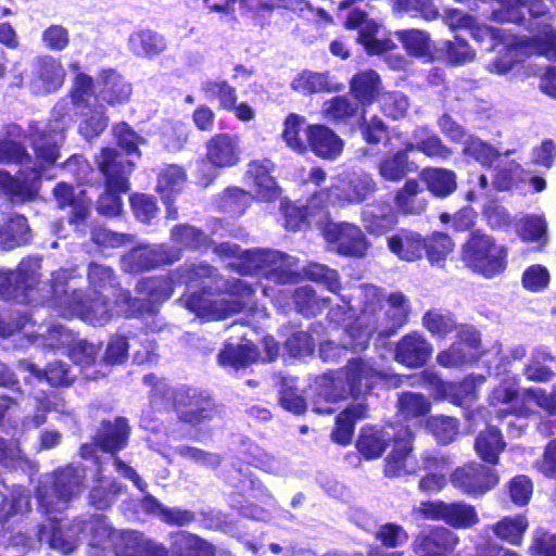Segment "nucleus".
<instances>
[{"label": "nucleus", "mask_w": 556, "mask_h": 556, "mask_svg": "<svg viewBox=\"0 0 556 556\" xmlns=\"http://www.w3.org/2000/svg\"><path fill=\"white\" fill-rule=\"evenodd\" d=\"M85 477L83 466L71 465L39 482L36 495L38 509L47 520L37 529L38 543L46 542L49 547L70 554L77 547L79 533L89 531L91 546L113 547L116 556H166L167 549L163 544L148 540L137 531L113 530L103 516L64 522L61 515L70 501L83 491Z\"/></svg>", "instance_id": "1"}, {"label": "nucleus", "mask_w": 556, "mask_h": 556, "mask_svg": "<svg viewBox=\"0 0 556 556\" xmlns=\"http://www.w3.org/2000/svg\"><path fill=\"white\" fill-rule=\"evenodd\" d=\"M215 276V269L207 264L185 265L169 277H150L137 285V291L142 298L131 299L127 291L116 294V305L119 312L129 316L154 315L159 305L166 301L177 285L185 283L188 289L202 287L201 293L185 294L180 301L198 317L207 320L225 319L249 306L250 298L261 287L242 280L232 279L225 282L226 294L213 298L207 294L204 279Z\"/></svg>", "instance_id": "2"}, {"label": "nucleus", "mask_w": 556, "mask_h": 556, "mask_svg": "<svg viewBox=\"0 0 556 556\" xmlns=\"http://www.w3.org/2000/svg\"><path fill=\"white\" fill-rule=\"evenodd\" d=\"M67 102L55 104L52 118L47 123L36 122L30 125V138L37 162L30 166V159L24 146L13 139L0 140V163L22 164L16 176L0 169V191L12 201L27 202L36 199L46 165L53 164L60 156L59 148L64 141V131L71 125Z\"/></svg>", "instance_id": "3"}, {"label": "nucleus", "mask_w": 556, "mask_h": 556, "mask_svg": "<svg viewBox=\"0 0 556 556\" xmlns=\"http://www.w3.org/2000/svg\"><path fill=\"white\" fill-rule=\"evenodd\" d=\"M359 291L364 305L352 323L349 336L353 349L365 350L374 332H378L381 337H390L404 326L410 306L409 300L402 292L391 293L387 299V307L382 308L380 291L376 286H364Z\"/></svg>", "instance_id": "4"}, {"label": "nucleus", "mask_w": 556, "mask_h": 556, "mask_svg": "<svg viewBox=\"0 0 556 556\" xmlns=\"http://www.w3.org/2000/svg\"><path fill=\"white\" fill-rule=\"evenodd\" d=\"M76 277L74 268L54 271L49 288L43 287L45 293L41 296L63 317L76 316L93 326L106 324L113 315V309L106 301L108 294L84 296L81 291L74 287Z\"/></svg>", "instance_id": "5"}, {"label": "nucleus", "mask_w": 556, "mask_h": 556, "mask_svg": "<svg viewBox=\"0 0 556 556\" xmlns=\"http://www.w3.org/2000/svg\"><path fill=\"white\" fill-rule=\"evenodd\" d=\"M388 374L374 367L369 362L356 358L336 375H325L318 383V400L313 403V410L331 414L330 404L345 399L349 394L358 396L369 392L378 380L387 379Z\"/></svg>", "instance_id": "6"}, {"label": "nucleus", "mask_w": 556, "mask_h": 556, "mask_svg": "<svg viewBox=\"0 0 556 556\" xmlns=\"http://www.w3.org/2000/svg\"><path fill=\"white\" fill-rule=\"evenodd\" d=\"M214 252L228 267L241 275H263L280 283L293 281L296 271L293 258L287 254L270 250H241L236 243L225 242L214 248Z\"/></svg>", "instance_id": "7"}, {"label": "nucleus", "mask_w": 556, "mask_h": 556, "mask_svg": "<svg viewBox=\"0 0 556 556\" xmlns=\"http://www.w3.org/2000/svg\"><path fill=\"white\" fill-rule=\"evenodd\" d=\"M98 165L106 182L105 192L98 200V212L105 216H117L122 212V200L118 193L129 190L128 176L134 161L115 149L105 148L98 157Z\"/></svg>", "instance_id": "8"}, {"label": "nucleus", "mask_w": 556, "mask_h": 556, "mask_svg": "<svg viewBox=\"0 0 556 556\" xmlns=\"http://www.w3.org/2000/svg\"><path fill=\"white\" fill-rule=\"evenodd\" d=\"M41 260L27 257L21 261L16 270H0V299H13L20 303H46L42 293L49 282L39 281Z\"/></svg>", "instance_id": "9"}, {"label": "nucleus", "mask_w": 556, "mask_h": 556, "mask_svg": "<svg viewBox=\"0 0 556 556\" xmlns=\"http://www.w3.org/2000/svg\"><path fill=\"white\" fill-rule=\"evenodd\" d=\"M507 249L484 233L475 232L463 249L467 265L485 278L502 274L507 267Z\"/></svg>", "instance_id": "10"}, {"label": "nucleus", "mask_w": 556, "mask_h": 556, "mask_svg": "<svg viewBox=\"0 0 556 556\" xmlns=\"http://www.w3.org/2000/svg\"><path fill=\"white\" fill-rule=\"evenodd\" d=\"M72 102L83 116L79 132L86 139L99 136L108 126V117L104 114V108L97 103L91 77L85 74H78L75 77Z\"/></svg>", "instance_id": "11"}, {"label": "nucleus", "mask_w": 556, "mask_h": 556, "mask_svg": "<svg viewBox=\"0 0 556 556\" xmlns=\"http://www.w3.org/2000/svg\"><path fill=\"white\" fill-rule=\"evenodd\" d=\"M377 189L374 178L366 173L353 174L350 177L336 178L330 188L312 197L311 206L319 200L332 205L345 206L364 202Z\"/></svg>", "instance_id": "12"}, {"label": "nucleus", "mask_w": 556, "mask_h": 556, "mask_svg": "<svg viewBox=\"0 0 556 556\" xmlns=\"http://www.w3.org/2000/svg\"><path fill=\"white\" fill-rule=\"evenodd\" d=\"M174 406L179 420L193 427L210 421L217 414L213 400L195 389L177 390Z\"/></svg>", "instance_id": "13"}, {"label": "nucleus", "mask_w": 556, "mask_h": 556, "mask_svg": "<svg viewBox=\"0 0 556 556\" xmlns=\"http://www.w3.org/2000/svg\"><path fill=\"white\" fill-rule=\"evenodd\" d=\"M452 485L471 497H480L498 483L494 469L478 463H469L457 467L450 477Z\"/></svg>", "instance_id": "14"}, {"label": "nucleus", "mask_w": 556, "mask_h": 556, "mask_svg": "<svg viewBox=\"0 0 556 556\" xmlns=\"http://www.w3.org/2000/svg\"><path fill=\"white\" fill-rule=\"evenodd\" d=\"M413 439V433L408 427L399 428L392 450L384 459L387 477H404L420 470L419 462L414 455Z\"/></svg>", "instance_id": "15"}, {"label": "nucleus", "mask_w": 556, "mask_h": 556, "mask_svg": "<svg viewBox=\"0 0 556 556\" xmlns=\"http://www.w3.org/2000/svg\"><path fill=\"white\" fill-rule=\"evenodd\" d=\"M324 238L333 245V249L346 256H364L368 242L365 235L354 224L350 223H324L321 227Z\"/></svg>", "instance_id": "16"}, {"label": "nucleus", "mask_w": 556, "mask_h": 556, "mask_svg": "<svg viewBox=\"0 0 556 556\" xmlns=\"http://www.w3.org/2000/svg\"><path fill=\"white\" fill-rule=\"evenodd\" d=\"M422 379L427 388L437 397L448 400L459 406L467 405L476 400L477 388L484 381L483 377H468L459 383L444 382L432 371H424Z\"/></svg>", "instance_id": "17"}, {"label": "nucleus", "mask_w": 556, "mask_h": 556, "mask_svg": "<svg viewBox=\"0 0 556 556\" xmlns=\"http://www.w3.org/2000/svg\"><path fill=\"white\" fill-rule=\"evenodd\" d=\"M128 435L129 426L126 418L118 417L114 421H103L94 438V445H81L80 455L84 458L92 457L96 447H99L103 452L114 454L126 446Z\"/></svg>", "instance_id": "18"}, {"label": "nucleus", "mask_w": 556, "mask_h": 556, "mask_svg": "<svg viewBox=\"0 0 556 556\" xmlns=\"http://www.w3.org/2000/svg\"><path fill=\"white\" fill-rule=\"evenodd\" d=\"M179 258L177 250H168L165 245H139L122 258L126 271L149 270L161 264L172 263Z\"/></svg>", "instance_id": "19"}, {"label": "nucleus", "mask_w": 556, "mask_h": 556, "mask_svg": "<svg viewBox=\"0 0 556 556\" xmlns=\"http://www.w3.org/2000/svg\"><path fill=\"white\" fill-rule=\"evenodd\" d=\"M65 71L62 64L51 56H45L33 64L28 86L35 94L50 93L63 85Z\"/></svg>", "instance_id": "20"}, {"label": "nucleus", "mask_w": 556, "mask_h": 556, "mask_svg": "<svg viewBox=\"0 0 556 556\" xmlns=\"http://www.w3.org/2000/svg\"><path fill=\"white\" fill-rule=\"evenodd\" d=\"M471 36L478 41H484L489 39L492 45L490 49L496 48V42H506L507 43V55L505 58L496 60L489 64L490 72L497 74H505L509 72L513 67V64L519 62V41H509L506 38V29L503 28H494L489 26H478L476 28H468Z\"/></svg>", "instance_id": "21"}, {"label": "nucleus", "mask_w": 556, "mask_h": 556, "mask_svg": "<svg viewBox=\"0 0 556 556\" xmlns=\"http://www.w3.org/2000/svg\"><path fill=\"white\" fill-rule=\"evenodd\" d=\"M458 542L453 531L443 527L434 528L415 539L414 556H451Z\"/></svg>", "instance_id": "22"}, {"label": "nucleus", "mask_w": 556, "mask_h": 556, "mask_svg": "<svg viewBox=\"0 0 556 556\" xmlns=\"http://www.w3.org/2000/svg\"><path fill=\"white\" fill-rule=\"evenodd\" d=\"M433 352L431 343L419 332L402 337L394 351L395 361L410 368L424 366Z\"/></svg>", "instance_id": "23"}, {"label": "nucleus", "mask_w": 556, "mask_h": 556, "mask_svg": "<svg viewBox=\"0 0 556 556\" xmlns=\"http://www.w3.org/2000/svg\"><path fill=\"white\" fill-rule=\"evenodd\" d=\"M241 153L239 137L235 135L218 134L206 143L207 161L217 168L236 166Z\"/></svg>", "instance_id": "24"}, {"label": "nucleus", "mask_w": 556, "mask_h": 556, "mask_svg": "<svg viewBox=\"0 0 556 556\" xmlns=\"http://www.w3.org/2000/svg\"><path fill=\"white\" fill-rule=\"evenodd\" d=\"M348 28H359L358 42L364 46L366 51L371 54H379L390 51L394 45L391 40L377 39L379 24L366 18V14L359 10H353L345 21Z\"/></svg>", "instance_id": "25"}, {"label": "nucleus", "mask_w": 556, "mask_h": 556, "mask_svg": "<svg viewBox=\"0 0 556 556\" xmlns=\"http://www.w3.org/2000/svg\"><path fill=\"white\" fill-rule=\"evenodd\" d=\"M393 425L383 428L364 427L356 443L358 452L367 459L379 458L397 435Z\"/></svg>", "instance_id": "26"}, {"label": "nucleus", "mask_w": 556, "mask_h": 556, "mask_svg": "<svg viewBox=\"0 0 556 556\" xmlns=\"http://www.w3.org/2000/svg\"><path fill=\"white\" fill-rule=\"evenodd\" d=\"M305 135L307 136V149L309 148L320 157L333 160L343 150L342 139L326 126L309 125Z\"/></svg>", "instance_id": "27"}, {"label": "nucleus", "mask_w": 556, "mask_h": 556, "mask_svg": "<svg viewBox=\"0 0 556 556\" xmlns=\"http://www.w3.org/2000/svg\"><path fill=\"white\" fill-rule=\"evenodd\" d=\"M273 163L269 160L253 161L249 164L245 179L261 200L271 201L278 197V187L270 170Z\"/></svg>", "instance_id": "28"}, {"label": "nucleus", "mask_w": 556, "mask_h": 556, "mask_svg": "<svg viewBox=\"0 0 556 556\" xmlns=\"http://www.w3.org/2000/svg\"><path fill=\"white\" fill-rule=\"evenodd\" d=\"M395 208L405 215H419L428 206L425 192L415 179H409L399 189L394 197Z\"/></svg>", "instance_id": "29"}, {"label": "nucleus", "mask_w": 556, "mask_h": 556, "mask_svg": "<svg viewBox=\"0 0 556 556\" xmlns=\"http://www.w3.org/2000/svg\"><path fill=\"white\" fill-rule=\"evenodd\" d=\"M362 218L365 228L376 235L390 230L397 222L394 208L387 202H375L366 205Z\"/></svg>", "instance_id": "30"}, {"label": "nucleus", "mask_w": 556, "mask_h": 556, "mask_svg": "<svg viewBox=\"0 0 556 556\" xmlns=\"http://www.w3.org/2000/svg\"><path fill=\"white\" fill-rule=\"evenodd\" d=\"M30 227L23 215H12L0 224V248L13 250L29 242Z\"/></svg>", "instance_id": "31"}, {"label": "nucleus", "mask_w": 556, "mask_h": 556, "mask_svg": "<svg viewBox=\"0 0 556 556\" xmlns=\"http://www.w3.org/2000/svg\"><path fill=\"white\" fill-rule=\"evenodd\" d=\"M257 357V349L250 340L245 339V333L241 337L239 343H227L218 355L220 365L229 366L235 369L250 365L255 362Z\"/></svg>", "instance_id": "32"}, {"label": "nucleus", "mask_w": 556, "mask_h": 556, "mask_svg": "<svg viewBox=\"0 0 556 556\" xmlns=\"http://www.w3.org/2000/svg\"><path fill=\"white\" fill-rule=\"evenodd\" d=\"M388 248L399 258L413 262L422 256L424 239L419 233L401 230L388 238Z\"/></svg>", "instance_id": "33"}, {"label": "nucleus", "mask_w": 556, "mask_h": 556, "mask_svg": "<svg viewBox=\"0 0 556 556\" xmlns=\"http://www.w3.org/2000/svg\"><path fill=\"white\" fill-rule=\"evenodd\" d=\"M214 546L189 532H178L166 556H214Z\"/></svg>", "instance_id": "34"}, {"label": "nucleus", "mask_w": 556, "mask_h": 556, "mask_svg": "<svg viewBox=\"0 0 556 556\" xmlns=\"http://www.w3.org/2000/svg\"><path fill=\"white\" fill-rule=\"evenodd\" d=\"M312 198L309 199L307 206L304 210H301L294 205H288L285 207L286 215V227L289 230H299L302 225H318L320 228L326 222L328 214L323 210L315 212L318 210L321 204H324L323 200H319L315 205L311 206Z\"/></svg>", "instance_id": "35"}, {"label": "nucleus", "mask_w": 556, "mask_h": 556, "mask_svg": "<svg viewBox=\"0 0 556 556\" xmlns=\"http://www.w3.org/2000/svg\"><path fill=\"white\" fill-rule=\"evenodd\" d=\"M128 48L137 56L153 58L166 49V42L157 33L142 29L129 36Z\"/></svg>", "instance_id": "36"}, {"label": "nucleus", "mask_w": 556, "mask_h": 556, "mask_svg": "<svg viewBox=\"0 0 556 556\" xmlns=\"http://www.w3.org/2000/svg\"><path fill=\"white\" fill-rule=\"evenodd\" d=\"M101 98L111 105L126 102L131 94V86L116 72L108 70L100 74Z\"/></svg>", "instance_id": "37"}, {"label": "nucleus", "mask_w": 556, "mask_h": 556, "mask_svg": "<svg viewBox=\"0 0 556 556\" xmlns=\"http://www.w3.org/2000/svg\"><path fill=\"white\" fill-rule=\"evenodd\" d=\"M518 392V381L516 378L504 379L498 387H496L490 397L489 405L491 407L490 414L496 418L502 419L516 408L510 405L511 401L516 397Z\"/></svg>", "instance_id": "38"}, {"label": "nucleus", "mask_w": 556, "mask_h": 556, "mask_svg": "<svg viewBox=\"0 0 556 556\" xmlns=\"http://www.w3.org/2000/svg\"><path fill=\"white\" fill-rule=\"evenodd\" d=\"M367 408L363 403L351 405L337 417L336 428L332 431V440L341 445L351 442L354 425L357 420L366 418Z\"/></svg>", "instance_id": "39"}, {"label": "nucleus", "mask_w": 556, "mask_h": 556, "mask_svg": "<svg viewBox=\"0 0 556 556\" xmlns=\"http://www.w3.org/2000/svg\"><path fill=\"white\" fill-rule=\"evenodd\" d=\"M305 117L291 113L283 122L281 138L286 146L296 153H305L307 151V129Z\"/></svg>", "instance_id": "40"}, {"label": "nucleus", "mask_w": 556, "mask_h": 556, "mask_svg": "<svg viewBox=\"0 0 556 556\" xmlns=\"http://www.w3.org/2000/svg\"><path fill=\"white\" fill-rule=\"evenodd\" d=\"M405 147L408 152L417 150L431 157L446 159L451 154L437 135L422 127L414 130L413 141L407 142Z\"/></svg>", "instance_id": "41"}, {"label": "nucleus", "mask_w": 556, "mask_h": 556, "mask_svg": "<svg viewBox=\"0 0 556 556\" xmlns=\"http://www.w3.org/2000/svg\"><path fill=\"white\" fill-rule=\"evenodd\" d=\"M547 220L542 214H529L521 217L516 225L518 236L525 242L545 245L548 241Z\"/></svg>", "instance_id": "42"}, {"label": "nucleus", "mask_w": 556, "mask_h": 556, "mask_svg": "<svg viewBox=\"0 0 556 556\" xmlns=\"http://www.w3.org/2000/svg\"><path fill=\"white\" fill-rule=\"evenodd\" d=\"M186 173L182 167L177 165H166L157 175L156 191L160 193L164 203H168L178 194L186 182Z\"/></svg>", "instance_id": "43"}, {"label": "nucleus", "mask_w": 556, "mask_h": 556, "mask_svg": "<svg viewBox=\"0 0 556 556\" xmlns=\"http://www.w3.org/2000/svg\"><path fill=\"white\" fill-rule=\"evenodd\" d=\"M501 431L495 427H488L476 438L475 448L477 454L486 463L496 464L500 453L504 450Z\"/></svg>", "instance_id": "44"}, {"label": "nucleus", "mask_w": 556, "mask_h": 556, "mask_svg": "<svg viewBox=\"0 0 556 556\" xmlns=\"http://www.w3.org/2000/svg\"><path fill=\"white\" fill-rule=\"evenodd\" d=\"M53 194L60 207H72L70 217L72 223H77L87 217L90 204L84 198H76L72 186L65 182H60L55 186Z\"/></svg>", "instance_id": "45"}, {"label": "nucleus", "mask_w": 556, "mask_h": 556, "mask_svg": "<svg viewBox=\"0 0 556 556\" xmlns=\"http://www.w3.org/2000/svg\"><path fill=\"white\" fill-rule=\"evenodd\" d=\"M528 520L523 515L504 517L491 526L494 535L513 545H520L528 529Z\"/></svg>", "instance_id": "46"}, {"label": "nucleus", "mask_w": 556, "mask_h": 556, "mask_svg": "<svg viewBox=\"0 0 556 556\" xmlns=\"http://www.w3.org/2000/svg\"><path fill=\"white\" fill-rule=\"evenodd\" d=\"M20 367H21V369H23L25 371H29L30 375H33L38 380L46 378V380L51 386L70 384L74 379V375H73L70 366L63 362H54V363L49 364V366L45 370L43 375L36 365H34L27 361L22 362L20 364Z\"/></svg>", "instance_id": "47"}, {"label": "nucleus", "mask_w": 556, "mask_h": 556, "mask_svg": "<svg viewBox=\"0 0 556 556\" xmlns=\"http://www.w3.org/2000/svg\"><path fill=\"white\" fill-rule=\"evenodd\" d=\"M428 190L435 197L444 198L456 189V176L454 172L443 168H428L421 173Z\"/></svg>", "instance_id": "48"}, {"label": "nucleus", "mask_w": 556, "mask_h": 556, "mask_svg": "<svg viewBox=\"0 0 556 556\" xmlns=\"http://www.w3.org/2000/svg\"><path fill=\"white\" fill-rule=\"evenodd\" d=\"M379 88V75L371 70L356 74L351 80V90L363 105L372 103Z\"/></svg>", "instance_id": "49"}, {"label": "nucleus", "mask_w": 556, "mask_h": 556, "mask_svg": "<svg viewBox=\"0 0 556 556\" xmlns=\"http://www.w3.org/2000/svg\"><path fill=\"white\" fill-rule=\"evenodd\" d=\"M538 34L531 36L527 42H522L523 48L530 52L544 55L548 60L556 61V34L544 24H538Z\"/></svg>", "instance_id": "50"}, {"label": "nucleus", "mask_w": 556, "mask_h": 556, "mask_svg": "<svg viewBox=\"0 0 556 556\" xmlns=\"http://www.w3.org/2000/svg\"><path fill=\"white\" fill-rule=\"evenodd\" d=\"M528 172L515 161L495 168L494 187L500 191H507L527 181Z\"/></svg>", "instance_id": "51"}, {"label": "nucleus", "mask_w": 556, "mask_h": 556, "mask_svg": "<svg viewBox=\"0 0 556 556\" xmlns=\"http://www.w3.org/2000/svg\"><path fill=\"white\" fill-rule=\"evenodd\" d=\"M291 87L293 90L303 94L337 90V87L330 81L326 74L311 71H304L299 74L292 80Z\"/></svg>", "instance_id": "52"}, {"label": "nucleus", "mask_w": 556, "mask_h": 556, "mask_svg": "<svg viewBox=\"0 0 556 556\" xmlns=\"http://www.w3.org/2000/svg\"><path fill=\"white\" fill-rule=\"evenodd\" d=\"M397 408L404 419H418L431 410V402L420 393L404 392L399 396Z\"/></svg>", "instance_id": "53"}, {"label": "nucleus", "mask_w": 556, "mask_h": 556, "mask_svg": "<svg viewBox=\"0 0 556 556\" xmlns=\"http://www.w3.org/2000/svg\"><path fill=\"white\" fill-rule=\"evenodd\" d=\"M444 522L454 528H470L479 522L476 508L464 502L447 503Z\"/></svg>", "instance_id": "54"}, {"label": "nucleus", "mask_w": 556, "mask_h": 556, "mask_svg": "<svg viewBox=\"0 0 556 556\" xmlns=\"http://www.w3.org/2000/svg\"><path fill=\"white\" fill-rule=\"evenodd\" d=\"M463 151L466 156L472 157L485 167H491L494 161L501 156V152L496 148L473 136H468L464 141Z\"/></svg>", "instance_id": "55"}, {"label": "nucleus", "mask_w": 556, "mask_h": 556, "mask_svg": "<svg viewBox=\"0 0 556 556\" xmlns=\"http://www.w3.org/2000/svg\"><path fill=\"white\" fill-rule=\"evenodd\" d=\"M453 249V240L443 232H433L424 239V251L432 265H441Z\"/></svg>", "instance_id": "56"}, {"label": "nucleus", "mask_w": 556, "mask_h": 556, "mask_svg": "<svg viewBox=\"0 0 556 556\" xmlns=\"http://www.w3.org/2000/svg\"><path fill=\"white\" fill-rule=\"evenodd\" d=\"M293 300L298 311L307 317L315 316L330 304L329 299L317 298L309 286L298 288L293 293Z\"/></svg>", "instance_id": "57"}, {"label": "nucleus", "mask_w": 556, "mask_h": 556, "mask_svg": "<svg viewBox=\"0 0 556 556\" xmlns=\"http://www.w3.org/2000/svg\"><path fill=\"white\" fill-rule=\"evenodd\" d=\"M406 148L393 155L384 157L379 166V174L390 181H399L408 173V160Z\"/></svg>", "instance_id": "58"}, {"label": "nucleus", "mask_w": 556, "mask_h": 556, "mask_svg": "<svg viewBox=\"0 0 556 556\" xmlns=\"http://www.w3.org/2000/svg\"><path fill=\"white\" fill-rule=\"evenodd\" d=\"M324 114L336 122H348L358 113V104L343 96L332 98L324 103Z\"/></svg>", "instance_id": "59"}, {"label": "nucleus", "mask_w": 556, "mask_h": 556, "mask_svg": "<svg viewBox=\"0 0 556 556\" xmlns=\"http://www.w3.org/2000/svg\"><path fill=\"white\" fill-rule=\"evenodd\" d=\"M29 507L30 501L27 490L21 485L13 486L9 496L0 505V515H3L4 519H9L27 513Z\"/></svg>", "instance_id": "60"}, {"label": "nucleus", "mask_w": 556, "mask_h": 556, "mask_svg": "<svg viewBox=\"0 0 556 556\" xmlns=\"http://www.w3.org/2000/svg\"><path fill=\"white\" fill-rule=\"evenodd\" d=\"M88 281L94 294H103L115 289V276L111 267L91 263L88 267Z\"/></svg>", "instance_id": "61"}, {"label": "nucleus", "mask_w": 556, "mask_h": 556, "mask_svg": "<svg viewBox=\"0 0 556 556\" xmlns=\"http://www.w3.org/2000/svg\"><path fill=\"white\" fill-rule=\"evenodd\" d=\"M201 88L211 97L218 99L219 105L224 110L233 108L237 102V90L224 79H207L201 84Z\"/></svg>", "instance_id": "62"}, {"label": "nucleus", "mask_w": 556, "mask_h": 556, "mask_svg": "<svg viewBox=\"0 0 556 556\" xmlns=\"http://www.w3.org/2000/svg\"><path fill=\"white\" fill-rule=\"evenodd\" d=\"M427 429L443 444L452 442L458 433V420L448 416H432L427 420Z\"/></svg>", "instance_id": "63"}, {"label": "nucleus", "mask_w": 556, "mask_h": 556, "mask_svg": "<svg viewBox=\"0 0 556 556\" xmlns=\"http://www.w3.org/2000/svg\"><path fill=\"white\" fill-rule=\"evenodd\" d=\"M396 37L410 55L424 56L429 51L430 38L426 31L419 29L401 30L396 33Z\"/></svg>", "instance_id": "64"}]
</instances>
